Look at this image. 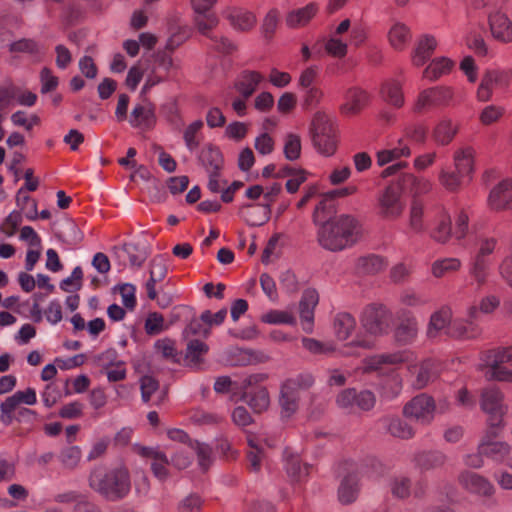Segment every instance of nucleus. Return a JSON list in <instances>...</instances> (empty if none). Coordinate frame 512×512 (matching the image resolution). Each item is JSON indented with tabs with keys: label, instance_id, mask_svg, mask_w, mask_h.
I'll return each instance as SVG.
<instances>
[{
	"label": "nucleus",
	"instance_id": "nucleus-33",
	"mask_svg": "<svg viewBox=\"0 0 512 512\" xmlns=\"http://www.w3.org/2000/svg\"><path fill=\"white\" fill-rule=\"evenodd\" d=\"M458 132V124L449 118L441 119L432 132L436 144L446 146L454 139Z\"/></svg>",
	"mask_w": 512,
	"mask_h": 512
},
{
	"label": "nucleus",
	"instance_id": "nucleus-27",
	"mask_svg": "<svg viewBox=\"0 0 512 512\" xmlns=\"http://www.w3.org/2000/svg\"><path fill=\"white\" fill-rule=\"evenodd\" d=\"M281 190V186L279 184L272 185L267 191L263 193L264 202L258 204L255 208H250L249 210H257L260 215L257 219L252 217H247L248 224L250 226H260L266 223L271 215V204L274 201L275 197Z\"/></svg>",
	"mask_w": 512,
	"mask_h": 512
},
{
	"label": "nucleus",
	"instance_id": "nucleus-34",
	"mask_svg": "<svg viewBox=\"0 0 512 512\" xmlns=\"http://www.w3.org/2000/svg\"><path fill=\"white\" fill-rule=\"evenodd\" d=\"M454 62L447 57L434 58L423 70V78L429 81H436L451 72Z\"/></svg>",
	"mask_w": 512,
	"mask_h": 512
},
{
	"label": "nucleus",
	"instance_id": "nucleus-35",
	"mask_svg": "<svg viewBox=\"0 0 512 512\" xmlns=\"http://www.w3.org/2000/svg\"><path fill=\"white\" fill-rule=\"evenodd\" d=\"M479 449L485 456L496 461H502L511 450L510 446L505 442L491 441L490 434L483 437L479 444Z\"/></svg>",
	"mask_w": 512,
	"mask_h": 512
},
{
	"label": "nucleus",
	"instance_id": "nucleus-48",
	"mask_svg": "<svg viewBox=\"0 0 512 512\" xmlns=\"http://www.w3.org/2000/svg\"><path fill=\"white\" fill-rule=\"evenodd\" d=\"M59 236L69 248L78 246L84 237L77 224L73 221H67L63 224Z\"/></svg>",
	"mask_w": 512,
	"mask_h": 512
},
{
	"label": "nucleus",
	"instance_id": "nucleus-37",
	"mask_svg": "<svg viewBox=\"0 0 512 512\" xmlns=\"http://www.w3.org/2000/svg\"><path fill=\"white\" fill-rule=\"evenodd\" d=\"M359 494L358 478L354 474L346 475L338 488V499L342 504H351Z\"/></svg>",
	"mask_w": 512,
	"mask_h": 512
},
{
	"label": "nucleus",
	"instance_id": "nucleus-24",
	"mask_svg": "<svg viewBox=\"0 0 512 512\" xmlns=\"http://www.w3.org/2000/svg\"><path fill=\"white\" fill-rule=\"evenodd\" d=\"M446 333L452 338L472 340L481 336L482 329L474 321L467 319H457L451 323Z\"/></svg>",
	"mask_w": 512,
	"mask_h": 512
},
{
	"label": "nucleus",
	"instance_id": "nucleus-21",
	"mask_svg": "<svg viewBox=\"0 0 512 512\" xmlns=\"http://www.w3.org/2000/svg\"><path fill=\"white\" fill-rule=\"evenodd\" d=\"M387 40L396 51H404L412 40L411 28L399 20H394L388 29Z\"/></svg>",
	"mask_w": 512,
	"mask_h": 512
},
{
	"label": "nucleus",
	"instance_id": "nucleus-18",
	"mask_svg": "<svg viewBox=\"0 0 512 512\" xmlns=\"http://www.w3.org/2000/svg\"><path fill=\"white\" fill-rule=\"evenodd\" d=\"M438 46L436 37L432 34L420 35L411 52V62L415 67H421L431 58Z\"/></svg>",
	"mask_w": 512,
	"mask_h": 512
},
{
	"label": "nucleus",
	"instance_id": "nucleus-23",
	"mask_svg": "<svg viewBox=\"0 0 512 512\" xmlns=\"http://www.w3.org/2000/svg\"><path fill=\"white\" fill-rule=\"evenodd\" d=\"M369 102V95L361 88L353 87L346 91L344 103L341 105V112L345 115H356Z\"/></svg>",
	"mask_w": 512,
	"mask_h": 512
},
{
	"label": "nucleus",
	"instance_id": "nucleus-6",
	"mask_svg": "<svg viewBox=\"0 0 512 512\" xmlns=\"http://www.w3.org/2000/svg\"><path fill=\"white\" fill-rule=\"evenodd\" d=\"M359 320L366 334L381 337L391 329L392 312L384 304L370 303L362 309Z\"/></svg>",
	"mask_w": 512,
	"mask_h": 512
},
{
	"label": "nucleus",
	"instance_id": "nucleus-40",
	"mask_svg": "<svg viewBox=\"0 0 512 512\" xmlns=\"http://www.w3.org/2000/svg\"><path fill=\"white\" fill-rule=\"evenodd\" d=\"M416 466L422 471H429L444 465L446 456L439 451L421 452L414 458Z\"/></svg>",
	"mask_w": 512,
	"mask_h": 512
},
{
	"label": "nucleus",
	"instance_id": "nucleus-13",
	"mask_svg": "<svg viewBox=\"0 0 512 512\" xmlns=\"http://www.w3.org/2000/svg\"><path fill=\"white\" fill-rule=\"evenodd\" d=\"M487 204L492 211H512V178L503 179L491 189Z\"/></svg>",
	"mask_w": 512,
	"mask_h": 512
},
{
	"label": "nucleus",
	"instance_id": "nucleus-44",
	"mask_svg": "<svg viewBox=\"0 0 512 512\" xmlns=\"http://www.w3.org/2000/svg\"><path fill=\"white\" fill-rule=\"evenodd\" d=\"M409 229L415 234H421L426 231L424 221V206L418 200H413L409 208Z\"/></svg>",
	"mask_w": 512,
	"mask_h": 512
},
{
	"label": "nucleus",
	"instance_id": "nucleus-42",
	"mask_svg": "<svg viewBox=\"0 0 512 512\" xmlns=\"http://www.w3.org/2000/svg\"><path fill=\"white\" fill-rule=\"evenodd\" d=\"M249 450L247 452V459L249 469L253 472H259L264 458V444L262 439L249 437L248 438Z\"/></svg>",
	"mask_w": 512,
	"mask_h": 512
},
{
	"label": "nucleus",
	"instance_id": "nucleus-2",
	"mask_svg": "<svg viewBox=\"0 0 512 512\" xmlns=\"http://www.w3.org/2000/svg\"><path fill=\"white\" fill-rule=\"evenodd\" d=\"M88 484L94 492L110 502L123 500L131 491L130 473L125 466L109 469L95 467L90 472Z\"/></svg>",
	"mask_w": 512,
	"mask_h": 512
},
{
	"label": "nucleus",
	"instance_id": "nucleus-38",
	"mask_svg": "<svg viewBox=\"0 0 512 512\" xmlns=\"http://www.w3.org/2000/svg\"><path fill=\"white\" fill-rule=\"evenodd\" d=\"M401 185L404 190L410 189V191L415 195H422L428 193L432 188V183L430 180L424 177H417L410 173L402 174L398 177Z\"/></svg>",
	"mask_w": 512,
	"mask_h": 512
},
{
	"label": "nucleus",
	"instance_id": "nucleus-45",
	"mask_svg": "<svg viewBox=\"0 0 512 512\" xmlns=\"http://www.w3.org/2000/svg\"><path fill=\"white\" fill-rule=\"evenodd\" d=\"M208 345L199 340H191L186 349L185 361L188 366L198 368L203 356L208 352Z\"/></svg>",
	"mask_w": 512,
	"mask_h": 512
},
{
	"label": "nucleus",
	"instance_id": "nucleus-7",
	"mask_svg": "<svg viewBox=\"0 0 512 512\" xmlns=\"http://www.w3.org/2000/svg\"><path fill=\"white\" fill-rule=\"evenodd\" d=\"M447 408V401H440L437 406L433 397L422 393L416 395L404 405L403 415L406 418L415 420L420 424L429 425L434 420L437 410L443 413L447 410Z\"/></svg>",
	"mask_w": 512,
	"mask_h": 512
},
{
	"label": "nucleus",
	"instance_id": "nucleus-52",
	"mask_svg": "<svg viewBox=\"0 0 512 512\" xmlns=\"http://www.w3.org/2000/svg\"><path fill=\"white\" fill-rule=\"evenodd\" d=\"M82 458V451L79 446H67L63 448L59 455L58 460L64 469H75Z\"/></svg>",
	"mask_w": 512,
	"mask_h": 512
},
{
	"label": "nucleus",
	"instance_id": "nucleus-11",
	"mask_svg": "<svg viewBox=\"0 0 512 512\" xmlns=\"http://www.w3.org/2000/svg\"><path fill=\"white\" fill-rule=\"evenodd\" d=\"M454 98V91L449 86H433L422 89L412 104V112L424 114L435 108L449 106Z\"/></svg>",
	"mask_w": 512,
	"mask_h": 512
},
{
	"label": "nucleus",
	"instance_id": "nucleus-41",
	"mask_svg": "<svg viewBox=\"0 0 512 512\" xmlns=\"http://www.w3.org/2000/svg\"><path fill=\"white\" fill-rule=\"evenodd\" d=\"M491 266V260L478 259L475 257L471 258L469 274L474 279L478 287H482L486 284L490 275Z\"/></svg>",
	"mask_w": 512,
	"mask_h": 512
},
{
	"label": "nucleus",
	"instance_id": "nucleus-9",
	"mask_svg": "<svg viewBox=\"0 0 512 512\" xmlns=\"http://www.w3.org/2000/svg\"><path fill=\"white\" fill-rule=\"evenodd\" d=\"M37 403V394L34 388H27L25 390H18L12 395L5 398L0 403V422L8 426L14 420V412L18 409L19 417L35 416V412L28 408H19L20 405L25 404L28 406Z\"/></svg>",
	"mask_w": 512,
	"mask_h": 512
},
{
	"label": "nucleus",
	"instance_id": "nucleus-30",
	"mask_svg": "<svg viewBox=\"0 0 512 512\" xmlns=\"http://www.w3.org/2000/svg\"><path fill=\"white\" fill-rule=\"evenodd\" d=\"M284 468L291 481L300 482L308 476L310 466L307 463H302L298 454L286 449L284 451Z\"/></svg>",
	"mask_w": 512,
	"mask_h": 512
},
{
	"label": "nucleus",
	"instance_id": "nucleus-22",
	"mask_svg": "<svg viewBox=\"0 0 512 512\" xmlns=\"http://www.w3.org/2000/svg\"><path fill=\"white\" fill-rule=\"evenodd\" d=\"M264 81V76L255 70H243L236 78L234 87L244 98H249Z\"/></svg>",
	"mask_w": 512,
	"mask_h": 512
},
{
	"label": "nucleus",
	"instance_id": "nucleus-20",
	"mask_svg": "<svg viewBox=\"0 0 512 512\" xmlns=\"http://www.w3.org/2000/svg\"><path fill=\"white\" fill-rule=\"evenodd\" d=\"M458 480L460 485L471 493L480 496H491L494 493L493 485L477 473L463 471L460 473Z\"/></svg>",
	"mask_w": 512,
	"mask_h": 512
},
{
	"label": "nucleus",
	"instance_id": "nucleus-5",
	"mask_svg": "<svg viewBox=\"0 0 512 512\" xmlns=\"http://www.w3.org/2000/svg\"><path fill=\"white\" fill-rule=\"evenodd\" d=\"M315 150L325 157L334 155L337 150V133L332 119L325 113L317 112L309 128Z\"/></svg>",
	"mask_w": 512,
	"mask_h": 512
},
{
	"label": "nucleus",
	"instance_id": "nucleus-50",
	"mask_svg": "<svg viewBox=\"0 0 512 512\" xmlns=\"http://www.w3.org/2000/svg\"><path fill=\"white\" fill-rule=\"evenodd\" d=\"M204 126L202 120L198 119L190 123L184 130L183 139L190 152L195 151L201 142V130Z\"/></svg>",
	"mask_w": 512,
	"mask_h": 512
},
{
	"label": "nucleus",
	"instance_id": "nucleus-62",
	"mask_svg": "<svg viewBox=\"0 0 512 512\" xmlns=\"http://www.w3.org/2000/svg\"><path fill=\"white\" fill-rule=\"evenodd\" d=\"M279 176H292L286 182V189L289 193H295L300 185L305 182L306 176L303 170H294L291 167H284Z\"/></svg>",
	"mask_w": 512,
	"mask_h": 512
},
{
	"label": "nucleus",
	"instance_id": "nucleus-17",
	"mask_svg": "<svg viewBox=\"0 0 512 512\" xmlns=\"http://www.w3.org/2000/svg\"><path fill=\"white\" fill-rule=\"evenodd\" d=\"M319 302V295L315 289H306L299 302V313L302 329L312 333L314 327V310Z\"/></svg>",
	"mask_w": 512,
	"mask_h": 512
},
{
	"label": "nucleus",
	"instance_id": "nucleus-26",
	"mask_svg": "<svg viewBox=\"0 0 512 512\" xmlns=\"http://www.w3.org/2000/svg\"><path fill=\"white\" fill-rule=\"evenodd\" d=\"M452 312L447 306L441 307L439 310L433 312L430 316L426 336L429 339H435L451 325Z\"/></svg>",
	"mask_w": 512,
	"mask_h": 512
},
{
	"label": "nucleus",
	"instance_id": "nucleus-56",
	"mask_svg": "<svg viewBox=\"0 0 512 512\" xmlns=\"http://www.w3.org/2000/svg\"><path fill=\"white\" fill-rule=\"evenodd\" d=\"M387 431L393 436L401 439H410L415 431L411 425L399 418H392L387 425Z\"/></svg>",
	"mask_w": 512,
	"mask_h": 512
},
{
	"label": "nucleus",
	"instance_id": "nucleus-36",
	"mask_svg": "<svg viewBox=\"0 0 512 512\" xmlns=\"http://www.w3.org/2000/svg\"><path fill=\"white\" fill-rule=\"evenodd\" d=\"M391 492L397 498H407L413 494L416 497H420L425 492V486L422 483H417L415 488H411V480L405 476L395 477L391 482Z\"/></svg>",
	"mask_w": 512,
	"mask_h": 512
},
{
	"label": "nucleus",
	"instance_id": "nucleus-60",
	"mask_svg": "<svg viewBox=\"0 0 512 512\" xmlns=\"http://www.w3.org/2000/svg\"><path fill=\"white\" fill-rule=\"evenodd\" d=\"M303 347L312 354H331L336 351V346L332 342H321L314 338H302Z\"/></svg>",
	"mask_w": 512,
	"mask_h": 512
},
{
	"label": "nucleus",
	"instance_id": "nucleus-16",
	"mask_svg": "<svg viewBox=\"0 0 512 512\" xmlns=\"http://www.w3.org/2000/svg\"><path fill=\"white\" fill-rule=\"evenodd\" d=\"M399 323L394 330V338L399 344L407 345L415 341L418 335V321L409 311L398 312Z\"/></svg>",
	"mask_w": 512,
	"mask_h": 512
},
{
	"label": "nucleus",
	"instance_id": "nucleus-32",
	"mask_svg": "<svg viewBox=\"0 0 512 512\" xmlns=\"http://www.w3.org/2000/svg\"><path fill=\"white\" fill-rule=\"evenodd\" d=\"M356 319L347 312L336 314L333 320V329L335 337L339 341L348 340L356 329Z\"/></svg>",
	"mask_w": 512,
	"mask_h": 512
},
{
	"label": "nucleus",
	"instance_id": "nucleus-47",
	"mask_svg": "<svg viewBox=\"0 0 512 512\" xmlns=\"http://www.w3.org/2000/svg\"><path fill=\"white\" fill-rule=\"evenodd\" d=\"M200 160L208 172H220L223 166V157L220 150L209 146L201 152Z\"/></svg>",
	"mask_w": 512,
	"mask_h": 512
},
{
	"label": "nucleus",
	"instance_id": "nucleus-57",
	"mask_svg": "<svg viewBox=\"0 0 512 512\" xmlns=\"http://www.w3.org/2000/svg\"><path fill=\"white\" fill-rule=\"evenodd\" d=\"M190 449L197 455L198 465L202 470H207L212 463V449L206 443L199 441L190 442Z\"/></svg>",
	"mask_w": 512,
	"mask_h": 512
},
{
	"label": "nucleus",
	"instance_id": "nucleus-49",
	"mask_svg": "<svg viewBox=\"0 0 512 512\" xmlns=\"http://www.w3.org/2000/svg\"><path fill=\"white\" fill-rule=\"evenodd\" d=\"M189 419L196 426L215 427L224 420V417L217 413L197 409L192 411Z\"/></svg>",
	"mask_w": 512,
	"mask_h": 512
},
{
	"label": "nucleus",
	"instance_id": "nucleus-3",
	"mask_svg": "<svg viewBox=\"0 0 512 512\" xmlns=\"http://www.w3.org/2000/svg\"><path fill=\"white\" fill-rule=\"evenodd\" d=\"M453 170L442 168L439 172V183L447 191L456 192L463 184L472 181L476 167V150L472 146H464L453 153Z\"/></svg>",
	"mask_w": 512,
	"mask_h": 512
},
{
	"label": "nucleus",
	"instance_id": "nucleus-55",
	"mask_svg": "<svg viewBox=\"0 0 512 512\" xmlns=\"http://www.w3.org/2000/svg\"><path fill=\"white\" fill-rule=\"evenodd\" d=\"M374 341L365 335H357L355 339L343 345L340 354L343 356H355L358 349H372Z\"/></svg>",
	"mask_w": 512,
	"mask_h": 512
},
{
	"label": "nucleus",
	"instance_id": "nucleus-53",
	"mask_svg": "<svg viewBox=\"0 0 512 512\" xmlns=\"http://www.w3.org/2000/svg\"><path fill=\"white\" fill-rule=\"evenodd\" d=\"M301 137L296 133H287L284 136L283 153L287 160L295 161L301 156Z\"/></svg>",
	"mask_w": 512,
	"mask_h": 512
},
{
	"label": "nucleus",
	"instance_id": "nucleus-12",
	"mask_svg": "<svg viewBox=\"0 0 512 512\" xmlns=\"http://www.w3.org/2000/svg\"><path fill=\"white\" fill-rule=\"evenodd\" d=\"M135 453L143 458L151 459V471L153 475L161 482L170 477L168 465L170 464L167 455L158 447H147L140 444L133 446Z\"/></svg>",
	"mask_w": 512,
	"mask_h": 512
},
{
	"label": "nucleus",
	"instance_id": "nucleus-15",
	"mask_svg": "<svg viewBox=\"0 0 512 512\" xmlns=\"http://www.w3.org/2000/svg\"><path fill=\"white\" fill-rule=\"evenodd\" d=\"M222 15L236 31H250L257 23L256 15L241 6H227L222 11Z\"/></svg>",
	"mask_w": 512,
	"mask_h": 512
},
{
	"label": "nucleus",
	"instance_id": "nucleus-31",
	"mask_svg": "<svg viewBox=\"0 0 512 512\" xmlns=\"http://www.w3.org/2000/svg\"><path fill=\"white\" fill-rule=\"evenodd\" d=\"M512 362V346L484 351L480 355L479 368L502 367L505 363Z\"/></svg>",
	"mask_w": 512,
	"mask_h": 512
},
{
	"label": "nucleus",
	"instance_id": "nucleus-10",
	"mask_svg": "<svg viewBox=\"0 0 512 512\" xmlns=\"http://www.w3.org/2000/svg\"><path fill=\"white\" fill-rule=\"evenodd\" d=\"M314 383V378L309 373H301L287 379L281 386L279 403L282 414L290 417L298 409L300 391L306 390Z\"/></svg>",
	"mask_w": 512,
	"mask_h": 512
},
{
	"label": "nucleus",
	"instance_id": "nucleus-63",
	"mask_svg": "<svg viewBox=\"0 0 512 512\" xmlns=\"http://www.w3.org/2000/svg\"><path fill=\"white\" fill-rule=\"evenodd\" d=\"M497 246V239L494 237L482 236L478 240L477 250L473 257L478 259L491 260L490 255L493 254Z\"/></svg>",
	"mask_w": 512,
	"mask_h": 512
},
{
	"label": "nucleus",
	"instance_id": "nucleus-8",
	"mask_svg": "<svg viewBox=\"0 0 512 512\" xmlns=\"http://www.w3.org/2000/svg\"><path fill=\"white\" fill-rule=\"evenodd\" d=\"M480 407L488 415L487 424L491 429L489 433L494 436V430L502 427L503 418L508 412L503 392L495 386L483 389L480 396Z\"/></svg>",
	"mask_w": 512,
	"mask_h": 512
},
{
	"label": "nucleus",
	"instance_id": "nucleus-4",
	"mask_svg": "<svg viewBox=\"0 0 512 512\" xmlns=\"http://www.w3.org/2000/svg\"><path fill=\"white\" fill-rule=\"evenodd\" d=\"M375 207L379 218L385 221H397L403 216L407 208V197L398 178L378 192Z\"/></svg>",
	"mask_w": 512,
	"mask_h": 512
},
{
	"label": "nucleus",
	"instance_id": "nucleus-28",
	"mask_svg": "<svg viewBox=\"0 0 512 512\" xmlns=\"http://www.w3.org/2000/svg\"><path fill=\"white\" fill-rule=\"evenodd\" d=\"M407 360L404 352L383 353L370 356L364 360L365 371H382L385 366H393Z\"/></svg>",
	"mask_w": 512,
	"mask_h": 512
},
{
	"label": "nucleus",
	"instance_id": "nucleus-25",
	"mask_svg": "<svg viewBox=\"0 0 512 512\" xmlns=\"http://www.w3.org/2000/svg\"><path fill=\"white\" fill-rule=\"evenodd\" d=\"M432 225L430 237L440 244L447 243L452 236L451 218L448 212L444 209H439Z\"/></svg>",
	"mask_w": 512,
	"mask_h": 512
},
{
	"label": "nucleus",
	"instance_id": "nucleus-14",
	"mask_svg": "<svg viewBox=\"0 0 512 512\" xmlns=\"http://www.w3.org/2000/svg\"><path fill=\"white\" fill-rule=\"evenodd\" d=\"M509 84V75L504 71L490 70L481 78L477 89V99L481 102H487L491 99L493 91L498 88H507Z\"/></svg>",
	"mask_w": 512,
	"mask_h": 512
},
{
	"label": "nucleus",
	"instance_id": "nucleus-64",
	"mask_svg": "<svg viewBox=\"0 0 512 512\" xmlns=\"http://www.w3.org/2000/svg\"><path fill=\"white\" fill-rule=\"evenodd\" d=\"M385 472V466L376 458H368L360 468V473L370 479H377Z\"/></svg>",
	"mask_w": 512,
	"mask_h": 512
},
{
	"label": "nucleus",
	"instance_id": "nucleus-29",
	"mask_svg": "<svg viewBox=\"0 0 512 512\" xmlns=\"http://www.w3.org/2000/svg\"><path fill=\"white\" fill-rule=\"evenodd\" d=\"M489 25L493 37L503 43L512 42V22L501 12L489 16Z\"/></svg>",
	"mask_w": 512,
	"mask_h": 512
},
{
	"label": "nucleus",
	"instance_id": "nucleus-51",
	"mask_svg": "<svg viewBox=\"0 0 512 512\" xmlns=\"http://www.w3.org/2000/svg\"><path fill=\"white\" fill-rule=\"evenodd\" d=\"M437 376L436 365L431 360L423 361L417 372L414 387L417 389L424 388L429 382L433 381Z\"/></svg>",
	"mask_w": 512,
	"mask_h": 512
},
{
	"label": "nucleus",
	"instance_id": "nucleus-39",
	"mask_svg": "<svg viewBox=\"0 0 512 512\" xmlns=\"http://www.w3.org/2000/svg\"><path fill=\"white\" fill-rule=\"evenodd\" d=\"M381 94L385 102L396 108H401L404 105L402 85L396 80L385 82L381 88Z\"/></svg>",
	"mask_w": 512,
	"mask_h": 512
},
{
	"label": "nucleus",
	"instance_id": "nucleus-58",
	"mask_svg": "<svg viewBox=\"0 0 512 512\" xmlns=\"http://www.w3.org/2000/svg\"><path fill=\"white\" fill-rule=\"evenodd\" d=\"M246 397L248 405L257 413L265 411L270 405V397L266 388H259Z\"/></svg>",
	"mask_w": 512,
	"mask_h": 512
},
{
	"label": "nucleus",
	"instance_id": "nucleus-1",
	"mask_svg": "<svg viewBox=\"0 0 512 512\" xmlns=\"http://www.w3.org/2000/svg\"><path fill=\"white\" fill-rule=\"evenodd\" d=\"M317 226V242L330 252H340L352 247L362 235L359 221L347 214L323 221Z\"/></svg>",
	"mask_w": 512,
	"mask_h": 512
},
{
	"label": "nucleus",
	"instance_id": "nucleus-46",
	"mask_svg": "<svg viewBox=\"0 0 512 512\" xmlns=\"http://www.w3.org/2000/svg\"><path fill=\"white\" fill-rule=\"evenodd\" d=\"M461 266V260L456 257L442 258L432 263L431 273L436 278H442L449 273L460 270Z\"/></svg>",
	"mask_w": 512,
	"mask_h": 512
},
{
	"label": "nucleus",
	"instance_id": "nucleus-59",
	"mask_svg": "<svg viewBox=\"0 0 512 512\" xmlns=\"http://www.w3.org/2000/svg\"><path fill=\"white\" fill-rule=\"evenodd\" d=\"M262 322L267 324H287L295 325L296 318L292 312L284 310H271L261 317Z\"/></svg>",
	"mask_w": 512,
	"mask_h": 512
},
{
	"label": "nucleus",
	"instance_id": "nucleus-19",
	"mask_svg": "<svg viewBox=\"0 0 512 512\" xmlns=\"http://www.w3.org/2000/svg\"><path fill=\"white\" fill-rule=\"evenodd\" d=\"M128 120L133 128L142 130L152 129L156 124L154 105L150 102L136 104L133 107Z\"/></svg>",
	"mask_w": 512,
	"mask_h": 512
},
{
	"label": "nucleus",
	"instance_id": "nucleus-61",
	"mask_svg": "<svg viewBox=\"0 0 512 512\" xmlns=\"http://www.w3.org/2000/svg\"><path fill=\"white\" fill-rule=\"evenodd\" d=\"M9 50L12 53H27L30 55H42L43 48L32 39H20L9 45Z\"/></svg>",
	"mask_w": 512,
	"mask_h": 512
},
{
	"label": "nucleus",
	"instance_id": "nucleus-54",
	"mask_svg": "<svg viewBox=\"0 0 512 512\" xmlns=\"http://www.w3.org/2000/svg\"><path fill=\"white\" fill-rule=\"evenodd\" d=\"M118 256L127 259L130 265L137 267L141 266L146 259L145 252L132 243L123 245L118 251Z\"/></svg>",
	"mask_w": 512,
	"mask_h": 512
},
{
	"label": "nucleus",
	"instance_id": "nucleus-43",
	"mask_svg": "<svg viewBox=\"0 0 512 512\" xmlns=\"http://www.w3.org/2000/svg\"><path fill=\"white\" fill-rule=\"evenodd\" d=\"M317 6L310 3L303 8L294 10L287 15L286 24L291 28L306 25L316 14Z\"/></svg>",
	"mask_w": 512,
	"mask_h": 512
}]
</instances>
